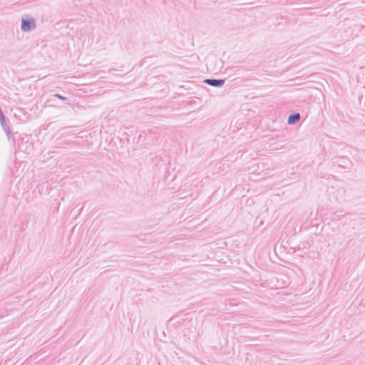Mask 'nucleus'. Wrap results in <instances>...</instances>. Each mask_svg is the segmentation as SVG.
<instances>
[{
  "mask_svg": "<svg viewBox=\"0 0 365 365\" xmlns=\"http://www.w3.org/2000/svg\"><path fill=\"white\" fill-rule=\"evenodd\" d=\"M1 111L0 110V113H1Z\"/></svg>",
  "mask_w": 365,
  "mask_h": 365,
  "instance_id": "20e7f679",
  "label": "nucleus"
},
{
  "mask_svg": "<svg viewBox=\"0 0 365 365\" xmlns=\"http://www.w3.org/2000/svg\"><path fill=\"white\" fill-rule=\"evenodd\" d=\"M34 27V20L23 19L21 24V29L24 31H29L31 28Z\"/></svg>",
  "mask_w": 365,
  "mask_h": 365,
  "instance_id": "f257e3e1",
  "label": "nucleus"
},
{
  "mask_svg": "<svg viewBox=\"0 0 365 365\" xmlns=\"http://www.w3.org/2000/svg\"><path fill=\"white\" fill-rule=\"evenodd\" d=\"M300 115H290L288 119L289 124H294L299 120Z\"/></svg>",
  "mask_w": 365,
  "mask_h": 365,
  "instance_id": "7ed1b4c3",
  "label": "nucleus"
},
{
  "mask_svg": "<svg viewBox=\"0 0 365 365\" xmlns=\"http://www.w3.org/2000/svg\"><path fill=\"white\" fill-rule=\"evenodd\" d=\"M205 82L212 86H221L225 83L224 80L206 79Z\"/></svg>",
  "mask_w": 365,
  "mask_h": 365,
  "instance_id": "f03ea898",
  "label": "nucleus"
}]
</instances>
